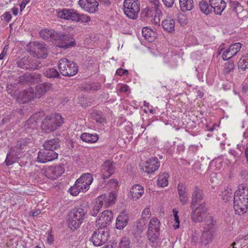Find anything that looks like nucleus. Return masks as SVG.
<instances>
[{
	"label": "nucleus",
	"instance_id": "1",
	"mask_svg": "<svg viewBox=\"0 0 248 248\" xmlns=\"http://www.w3.org/2000/svg\"><path fill=\"white\" fill-rule=\"evenodd\" d=\"M233 200L235 213L239 215L245 213L248 207V187L243 185L240 186L234 194Z\"/></svg>",
	"mask_w": 248,
	"mask_h": 248
},
{
	"label": "nucleus",
	"instance_id": "2",
	"mask_svg": "<svg viewBox=\"0 0 248 248\" xmlns=\"http://www.w3.org/2000/svg\"><path fill=\"white\" fill-rule=\"evenodd\" d=\"M63 119L59 113L46 117L44 120L41 127L46 133H50L56 130L63 124Z\"/></svg>",
	"mask_w": 248,
	"mask_h": 248
},
{
	"label": "nucleus",
	"instance_id": "3",
	"mask_svg": "<svg viewBox=\"0 0 248 248\" xmlns=\"http://www.w3.org/2000/svg\"><path fill=\"white\" fill-rule=\"evenodd\" d=\"M28 141L27 139L18 141L16 146L10 150L7 154L5 159V163L7 166L12 165L16 162L18 159L22 156V151L24 147L27 145Z\"/></svg>",
	"mask_w": 248,
	"mask_h": 248
},
{
	"label": "nucleus",
	"instance_id": "4",
	"mask_svg": "<svg viewBox=\"0 0 248 248\" xmlns=\"http://www.w3.org/2000/svg\"><path fill=\"white\" fill-rule=\"evenodd\" d=\"M204 220L205 226L202 235V242L206 245L212 241L214 238L215 232L214 226L216 221L214 219L213 217L210 216H207Z\"/></svg>",
	"mask_w": 248,
	"mask_h": 248
},
{
	"label": "nucleus",
	"instance_id": "5",
	"mask_svg": "<svg viewBox=\"0 0 248 248\" xmlns=\"http://www.w3.org/2000/svg\"><path fill=\"white\" fill-rule=\"evenodd\" d=\"M58 67L61 74L64 76H73L77 74L78 71L76 64L66 58H62L59 61Z\"/></svg>",
	"mask_w": 248,
	"mask_h": 248
},
{
	"label": "nucleus",
	"instance_id": "6",
	"mask_svg": "<svg viewBox=\"0 0 248 248\" xmlns=\"http://www.w3.org/2000/svg\"><path fill=\"white\" fill-rule=\"evenodd\" d=\"M139 0H125L124 2V13L130 18L136 19L140 10Z\"/></svg>",
	"mask_w": 248,
	"mask_h": 248
},
{
	"label": "nucleus",
	"instance_id": "7",
	"mask_svg": "<svg viewBox=\"0 0 248 248\" xmlns=\"http://www.w3.org/2000/svg\"><path fill=\"white\" fill-rule=\"evenodd\" d=\"M54 37L55 41L58 42L57 45L59 47L66 49L76 45L74 38L68 34L60 31L56 33Z\"/></svg>",
	"mask_w": 248,
	"mask_h": 248
},
{
	"label": "nucleus",
	"instance_id": "8",
	"mask_svg": "<svg viewBox=\"0 0 248 248\" xmlns=\"http://www.w3.org/2000/svg\"><path fill=\"white\" fill-rule=\"evenodd\" d=\"M16 63L18 67L26 70H38L41 67L39 65L40 62L39 60L29 57L22 58L17 60Z\"/></svg>",
	"mask_w": 248,
	"mask_h": 248
},
{
	"label": "nucleus",
	"instance_id": "9",
	"mask_svg": "<svg viewBox=\"0 0 248 248\" xmlns=\"http://www.w3.org/2000/svg\"><path fill=\"white\" fill-rule=\"evenodd\" d=\"M109 233L107 231L101 228L95 230L90 238L94 246L99 247L104 244L108 240Z\"/></svg>",
	"mask_w": 248,
	"mask_h": 248
},
{
	"label": "nucleus",
	"instance_id": "10",
	"mask_svg": "<svg viewBox=\"0 0 248 248\" xmlns=\"http://www.w3.org/2000/svg\"><path fill=\"white\" fill-rule=\"evenodd\" d=\"M64 172V168L60 165L49 166L41 170V173L47 178L55 180L61 176Z\"/></svg>",
	"mask_w": 248,
	"mask_h": 248
},
{
	"label": "nucleus",
	"instance_id": "11",
	"mask_svg": "<svg viewBox=\"0 0 248 248\" xmlns=\"http://www.w3.org/2000/svg\"><path fill=\"white\" fill-rule=\"evenodd\" d=\"M207 216V207L204 202L192 209L191 214V220L196 223L202 221Z\"/></svg>",
	"mask_w": 248,
	"mask_h": 248
},
{
	"label": "nucleus",
	"instance_id": "12",
	"mask_svg": "<svg viewBox=\"0 0 248 248\" xmlns=\"http://www.w3.org/2000/svg\"><path fill=\"white\" fill-rule=\"evenodd\" d=\"M28 51L36 55L38 58L45 59L48 55L47 47L46 44L44 42H33L31 48L28 49Z\"/></svg>",
	"mask_w": 248,
	"mask_h": 248
},
{
	"label": "nucleus",
	"instance_id": "13",
	"mask_svg": "<svg viewBox=\"0 0 248 248\" xmlns=\"http://www.w3.org/2000/svg\"><path fill=\"white\" fill-rule=\"evenodd\" d=\"M115 163L110 160L105 161L102 165L101 174L102 178L104 181L109 178L115 172Z\"/></svg>",
	"mask_w": 248,
	"mask_h": 248
},
{
	"label": "nucleus",
	"instance_id": "14",
	"mask_svg": "<svg viewBox=\"0 0 248 248\" xmlns=\"http://www.w3.org/2000/svg\"><path fill=\"white\" fill-rule=\"evenodd\" d=\"M58 156V153L55 151H48L44 149L38 152L37 161L42 163H45L57 159Z\"/></svg>",
	"mask_w": 248,
	"mask_h": 248
},
{
	"label": "nucleus",
	"instance_id": "15",
	"mask_svg": "<svg viewBox=\"0 0 248 248\" xmlns=\"http://www.w3.org/2000/svg\"><path fill=\"white\" fill-rule=\"evenodd\" d=\"M78 12L74 9H63L57 12L58 17L76 22L78 19Z\"/></svg>",
	"mask_w": 248,
	"mask_h": 248
},
{
	"label": "nucleus",
	"instance_id": "16",
	"mask_svg": "<svg viewBox=\"0 0 248 248\" xmlns=\"http://www.w3.org/2000/svg\"><path fill=\"white\" fill-rule=\"evenodd\" d=\"M80 7L90 13H94L98 10V2L96 0H79Z\"/></svg>",
	"mask_w": 248,
	"mask_h": 248
},
{
	"label": "nucleus",
	"instance_id": "17",
	"mask_svg": "<svg viewBox=\"0 0 248 248\" xmlns=\"http://www.w3.org/2000/svg\"><path fill=\"white\" fill-rule=\"evenodd\" d=\"M241 47L240 43H236L231 45L229 47L224 50L222 55V58L224 61H227L235 56L239 51Z\"/></svg>",
	"mask_w": 248,
	"mask_h": 248
},
{
	"label": "nucleus",
	"instance_id": "18",
	"mask_svg": "<svg viewBox=\"0 0 248 248\" xmlns=\"http://www.w3.org/2000/svg\"><path fill=\"white\" fill-rule=\"evenodd\" d=\"M160 166V162L157 157L150 158L144 164L143 170L148 173H152L156 171Z\"/></svg>",
	"mask_w": 248,
	"mask_h": 248
},
{
	"label": "nucleus",
	"instance_id": "19",
	"mask_svg": "<svg viewBox=\"0 0 248 248\" xmlns=\"http://www.w3.org/2000/svg\"><path fill=\"white\" fill-rule=\"evenodd\" d=\"M203 197L202 190L197 186L195 187L192 194L191 202L190 204L191 209H194L197 205L202 203Z\"/></svg>",
	"mask_w": 248,
	"mask_h": 248
},
{
	"label": "nucleus",
	"instance_id": "20",
	"mask_svg": "<svg viewBox=\"0 0 248 248\" xmlns=\"http://www.w3.org/2000/svg\"><path fill=\"white\" fill-rule=\"evenodd\" d=\"M93 175L90 173H84L76 180V182L83 186L85 192L89 189L90 186L93 183Z\"/></svg>",
	"mask_w": 248,
	"mask_h": 248
},
{
	"label": "nucleus",
	"instance_id": "21",
	"mask_svg": "<svg viewBox=\"0 0 248 248\" xmlns=\"http://www.w3.org/2000/svg\"><path fill=\"white\" fill-rule=\"evenodd\" d=\"M144 193V188L140 185L133 186L130 189L129 197L134 201L140 198Z\"/></svg>",
	"mask_w": 248,
	"mask_h": 248
},
{
	"label": "nucleus",
	"instance_id": "22",
	"mask_svg": "<svg viewBox=\"0 0 248 248\" xmlns=\"http://www.w3.org/2000/svg\"><path fill=\"white\" fill-rule=\"evenodd\" d=\"M51 86V84L46 82L37 84L34 92L36 98H39L43 96L50 89Z\"/></svg>",
	"mask_w": 248,
	"mask_h": 248
},
{
	"label": "nucleus",
	"instance_id": "23",
	"mask_svg": "<svg viewBox=\"0 0 248 248\" xmlns=\"http://www.w3.org/2000/svg\"><path fill=\"white\" fill-rule=\"evenodd\" d=\"M87 213V210L82 207H78L73 209L70 213L69 217H72L74 219H77L83 222L84 217ZM78 221V220H77Z\"/></svg>",
	"mask_w": 248,
	"mask_h": 248
},
{
	"label": "nucleus",
	"instance_id": "24",
	"mask_svg": "<svg viewBox=\"0 0 248 248\" xmlns=\"http://www.w3.org/2000/svg\"><path fill=\"white\" fill-rule=\"evenodd\" d=\"M44 149L48 151H54L60 147V140L58 138H54L47 140L43 144Z\"/></svg>",
	"mask_w": 248,
	"mask_h": 248
},
{
	"label": "nucleus",
	"instance_id": "25",
	"mask_svg": "<svg viewBox=\"0 0 248 248\" xmlns=\"http://www.w3.org/2000/svg\"><path fill=\"white\" fill-rule=\"evenodd\" d=\"M53 29H45L42 30L39 32L40 37L45 40H52L55 41V37L56 33Z\"/></svg>",
	"mask_w": 248,
	"mask_h": 248
},
{
	"label": "nucleus",
	"instance_id": "26",
	"mask_svg": "<svg viewBox=\"0 0 248 248\" xmlns=\"http://www.w3.org/2000/svg\"><path fill=\"white\" fill-rule=\"evenodd\" d=\"M41 74L35 72L31 74H25L20 78L21 80H23L26 82L35 83L41 81Z\"/></svg>",
	"mask_w": 248,
	"mask_h": 248
},
{
	"label": "nucleus",
	"instance_id": "27",
	"mask_svg": "<svg viewBox=\"0 0 248 248\" xmlns=\"http://www.w3.org/2000/svg\"><path fill=\"white\" fill-rule=\"evenodd\" d=\"M128 220V217L124 213L121 214L116 218V228L119 230L123 229L127 224Z\"/></svg>",
	"mask_w": 248,
	"mask_h": 248
},
{
	"label": "nucleus",
	"instance_id": "28",
	"mask_svg": "<svg viewBox=\"0 0 248 248\" xmlns=\"http://www.w3.org/2000/svg\"><path fill=\"white\" fill-rule=\"evenodd\" d=\"M142 34L144 39L149 42H152L155 40V32L148 27H144L142 29Z\"/></svg>",
	"mask_w": 248,
	"mask_h": 248
},
{
	"label": "nucleus",
	"instance_id": "29",
	"mask_svg": "<svg viewBox=\"0 0 248 248\" xmlns=\"http://www.w3.org/2000/svg\"><path fill=\"white\" fill-rule=\"evenodd\" d=\"M161 25L163 28L169 32H171L174 31L175 22L174 20L170 17H168L163 20Z\"/></svg>",
	"mask_w": 248,
	"mask_h": 248
},
{
	"label": "nucleus",
	"instance_id": "30",
	"mask_svg": "<svg viewBox=\"0 0 248 248\" xmlns=\"http://www.w3.org/2000/svg\"><path fill=\"white\" fill-rule=\"evenodd\" d=\"M179 4L181 11L184 12L190 11L194 7L193 0H179Z\"/></svg>",
	"mask_w": 248,
	"mask_h": 248
},
{
	"label": "nucleus",
	"instance_id": "31",
	"mask_svg": "<svg viewBox=\"0 0 248 248\" xmlns=\"http://www.w3.org/2000/svg\"><path fill=\"white\" fill-rule=\"evenodd\" d=\"M113 218V214L109 210L104 211L98 217V220L101 221L102 223L105 222L108 223L111 221Z\"/></svg>",
	"mask_w": 248,
	"mask_h": 248
},
{
	"label": "nucleus",
	"instance_id": "32",
	"mask_svg": "<svg viewBox=\"0 0 248 248\" xmlns=\"http://www.w3.org/2000/svg\"><path fill=\"white\" fill-rule=\"evenodd\" d=\"M160 222L156 217H154L150 220L147 231H153L160 232Z\"/></svg>",
	"mask_w": 248,
	"mask_h": 248
},
{
	"label": "nucleus",
	"instance_id": "33",
	"mask_svg": "<svg viewBox=\"0 0 248 248\" xmlns=\"http://www.w3.org/2000/svg\"><path fill=\"white\" fill-rule=\"evenodd\" d=\"M80 138L82 141L87 143H94L98 140L97 134H92L87 133H84L80 136Z\"/></svg>",
	"mask_w": 248,
	"mask_h": 248
},
{
	"label": "nucleus",
	"instance_id": "34",
	"mask_svg": "<svg viewBox=\"0 0 248 248\" xmlns=\"http://www.w3.org/2000/svg\"><path fill=\"white\" fill-rule=\"evenodd\" d=\"M20 97L25 99L24 102H28L34 98H36V95L32 88L29 89L28 90L24 91L20 93Z\"/></svg>",
	"mask_w": 248,
	"mask_h": 248
},
{
	"label": "nucleus",
	"instance_id": "35",
	"mask_svg": "<svg viewBox=\"0 0 248 248\" xmlns=\"http://www.w3.org/2000/svg\"><path fill=\"white\" fill-rule=\"evenodd\" d=\"M92 116L93 120L102 125H104L107 123L105 117L102 115L101 111H94L92 113Z\"/></svg>",
	"mask_w": 248,
	"mask_h": 248
},
{
	"label": "nucleus",
	"instance_id": "36",
	"mask_svg": "<svg viewBox=\"0 0 248 248\" xmlns=\"http://www.w3.org/2000/svg\"><path fill=\"white\" fill-rule=\"evenodd\" d=\"M77 219H74L72 217H69L67 219V224L68 227L72 230L75 231L77 230L81 225L82 222L77 221Z\"/></svg>",
	"mask_w": 248,
	"mask_h": 248
},
{
	"label": "nucleus",
	"instance_id": "37",
	"mask_svg": "<svg viewBox=\"0 0 248 248\" xmlns=\"http://www.w3.org/2000/svg\"><path fill=\"white\" fill-rule=\"evenodd\" d=\"M160 235V232L147 231V236L149 241L152 243H156L157 242L159 236Z\"/></svg>",
	"mask_w": 248,
	"mask_h": 248
},
{
	"label": "nucleus",
	"instance_id": "38",
	"mask_svg": "<svg viewBox=\"0 0 248 248\" xmlns=\"http://www.w3.org/2000/svg\"><path fill=\"white\" fill-rule=\"evenodd\" d=\"M68 191L72 195L74 196L78 195L81 191L85 192V191L83 190V186L79 184H78L76 182L73 186H71Z\"/></svg>",
	"mask_w": 248,
	"mask_h": 248
},
{
	"label": "nucleus",
	"instance_id": "39",
	"mask_svg": "<svg viewBox=\"0 0 248 248\" xmlns=\"http://www.w3.org/2000/svg\"><path fill=\"white\" fill-rule=\"evenodd\" d=\"M226 6V3L223 0H220L215 5L212 7L214 9V12L217 15H220Z\"/></svg>",
	"mask_w": 248,
	"mask_h": 248
},
{
	"label": "nucleus",
	"instance_id": "40",
	"mask_svg": "<svg viewBox=\"0 0 248 248\" xmlns=\"http://www.w3.org/2000/svg\"><path fill=\"white\" fill-rule=\"evenodd\" d=\"M169 174L164 172L160 174L157 180V185L160 187H165L168 185Z\"/></svg>",
	"mask_w": 248,
	"mask_h": 248
},
{
	"label": "nucleus",
	"instance_id": "41",
	"mask_svg": "<svg viewBox=\"0 0 248 248\" xmlns=\"http://www.w3.org/2000/svg\"><path fill=\"white\" fill-rule=\"evenodd\" d=\"M199 7L201 11L205 15H207L212 12L211 6L209 5L207 1L202 0L199 2Z\"/></svg>",
	"mask_w": 248,
	"mask_h": 248
},
{
	"label": "nucleus",
	"instance_id": "42",
	"mask_svg": "<svg viewBox=\"0 0 248 248\" xmlns=\"http://www.w3.org/2000/svg\"><path fill=\"white\" fill-rule=\"evenodd\" d=\"M44 75L47 78H60V75L54 68L47 69L44 73Z\"/></svg>",
	"mask_w": 248,
	"mask_h": 248
},
{
	"label": "nucleus",
	"instance_id": "43",
	"mask_svg": "<svg viewBox=\"0 0 248 248\" xmlns=\"http://www.w3.org/2000/svg\"><path fill=\"white\" fill-rule=\"evenodd\" d=\"M237 66L240 70L242 71H245L246 69L248 68V56H243L242 58H241L238 62Z\"/></svg>",
	"mask_w": 248,
	"mask_h": 248
},
{
	"label": "nucleus",
	"instance_id": "44",
	"mask_svg": "<svg viewBox=\"0 0 248 248\" xmlns=\"http://www.w3.org/2000/svg\"><path fill=\"white\" fill-rule=\"evenodd\" d=\"M103 204V201L99 199H98L96 202V204L94 205L92 211L90 212V214L92 216L95 217L100 211V209L102 207Z\"/></svg>",
	"mask_w": 248,
	"mask_h": 248
},
{
	"label": "nucleus",
	"instance_id": "45",
	"mask_svg": "<svg viewBox=\"0 0 248 248\" xmlns=\"http://www.w3.org/2000/svg\"><path fill=\"white\" fill-rule=\"evenodd\" d=\"M145 220L143 218L139 219L136 224V229L138 232L141 233L145 229Z\"/></svg>",
	"mask_w": 248,
	"mask_h": 248
},
{
	"label": "nucleus",
	"instance_id": "46",
	"mask_svg": "<svg viewBox=\"0 0 248 248\" xmlns=\"http://www.w3.org/2000/svg\"><path fill=\"white\" fill-rule=\"evenodd\" d=\"M234 64L233 61H229L225 63L223 72L225 74H228L233 71Z\"/></svg>",
	"mask_w": 248,
	"mask_h": 248
},
{
	"label": "nucleus",
	"instance_id": "47",
	"mask_svg": "<svg viewBox=\"0 0 248 248\" xmlns=\"http://www.w3.org/2000/svg\"><path fill=\"white\" fill-rule=\"evenodd\" d=\"M37 124V122L34 118H30L26 122L25 127L26 129L35 128Z\"/></svg>",
	"mask_w": 248,
	"mask_h": 248
},
{
	"label": "nucleus",
	"instance_id": "48",
	"mask_svg": "<svg viewBox=\"0 0 248 248\" xmlns=\"http://www.w3.org/2000/svg\"><path fill=\"white\" fill-rule=\"evenodd\" d=\"M232 189H229V190H225L222 192L221 197L225 202H227L232 199Z\"/></svg>",
	"mask_w": 248,
	"mask_h": 248
},
{
	"label": "nucleus",
	"instance_id": "49",
	"mask_svg": "<svg viewBox=\"0 0 248 248\" xmlns=\"http://www.w3.org/2000/svg\"><path fill=\"white\" fill-rule=\"evenodd\" d=\"M130 247V242L129 239L124 237L122 238L119 243L118 248H129Z\"/></svg>",
	"mask_w": 248,
	"mask_h": 248
},
{
	"label": "nucleus",
	"instance_id": "50",
	"mask_svg": "<svg viewBox=\"0 0 248 248\" xmlns=\"http://www.w3.org/2000/svg\"><path fill=\"white\" fill-rule=\"evenodd\" d=\"M78 19L76 22H80L81 23H88L91 20L90 16L84 14H79L78 13Z\"/></svg>",
	"mask_w": 248,
	"mask_h": 248
},
{
	"label": "nucleus",
	"instance_id": "51",
	"mask_svg": "<svg viewBox=\"0 0 248 248\" xmlns=\"http://www.w3.org/2000/svg\"><path fill=\"white\" fill-rule=\"evenodd\" d=\"M177 190L179 196L187 194L186 186L183 183L178 184Z\"/></svg>",
	"mask_w": 248,
	"mask_h": 248
},
{
	"label": "nucleus",
	"instance_id": "52",
	"mask_svg": "<svg viewBox=\"0 0 248 248\" xmlns=\"http://www.w3.org/2000/svg\"><path fill=\"white\" fill-rule=\"evenodd\" d=\"M142 14L147 17H152L154 15L153 7H152L151 8L149 7L146 8L144 10Z\"/></svg>",
	"mask_w": 248,
	"mask_h": 248
},
{
	"label": "nucleus",
	"instance_id": "53",
	"mask_svg": "<svg viewBox=\"0 0 248 248\" xmlns=\"http://www.w3.org/2000/svg\"><path fill=\"white\" fill-rule=\"evenodd\" d=\"M173 213L174 221H175V223H176V224H175L173 225V227L175 229H178L180 226L179 217L178 215V213L177 211L175 210L174 209L173 210Z\"/></svg>",
	"mask_w": 248,
	"mask_h": 248
},
{
	"label": "nucleus",
	"instance_id": "54",
	"mask_svg": "<svg viewBox=\"0 0 248 248\" xmlns=\"http://www.w3.org/2000/svg\"><path fill=\"white\" fill-rule=\"evenodd\" d=\"M151 215V211L149 208H145L142 212V217L145 220L149 218Z\"/></svg>",
	"mask_w": 248,
	"mask_h": 248
},
{
	"label": "nucleus",
	"instance_id": "55",
	"mask_svg": "<svg viewBox=\"0 0 248 248\" xmlns=\"http://www.w3.org/2000/svg\"><path fill=\"white\" fill-rule=\"evenodd\" d=\"M107 186L108 187L115 188L118 186V182L117 179H112L108 181Z\"/></svg>",
	"mask_w": 248,
	"mask_h": 248
},
{
	"label": "nucleus",
	"instance_id": "56",
	"mask_svg": "<svg viewBox=\"0 0 248 248\" xmlns=\"http://www.w3.org/2000/svg\"><path fill=\"white\" fill-rule=\"evenodd\" d=\"M232 5L233 6L232 10L235 13L237 12V10L241 11L242 10L240 4L236 1H233Z\"/></svg>",
	"mask_w": 248,
	"mask_h": 248
},
{
	"label": "nucleus",
	"instance_id": "57",
	"mask_svg": "<svg viewBox=\"0 0 248 248\" xmlns=\"http://www.w3.org/2000/svg\"><path fill=\"white\" fill-rule=\"evenodd\" d=\"M153 10L154 11V14H155V16H158L159 17L161 15L162 12L160 9L159 8L158 4L157 5H154L153 7Z\"/></svg>",
	"mask_w": 248,
	"mask_h": 248
},
{
	"label": "nucleus",
	"instance_id": "58",
	"mask_svg": "<svg viewBox=\"0 0 248 248\" xmlns=\"http://www.w3.org/2000/svg\"><path fill=\"white\" fill-rule=\"evenodd\" d=\"M179 200L183 204H185L188 201L187 194L179 196Z\"/></svg>",
	"mask_w": 248,
	"mask_h": 248
},
{
	"label": "nucleus",
	"instance_id": "59",
	"mask_svg": "<svg viewBox=\"0 0 248 248\" xmlns=\"http://www.w3.org/2000/svg\"><path fill=\"white\" fill-rule=\"evenodd\" d=\"M116 199V195L113 192H111L109 193V195L108 198V200L110 203L113 202L115 199Z\"/></svg>",
	"mask_w": 248,
	"mask_h": 248
},
{
	"label": "nucleus",
	"instance_id": "60",
	"mask_svg": "<svg viewBox=\"0 0 248 248\" xmlns=\"http://www.w3.org/2000/svg\"><path fill=\"white\" fill-rule=\"evenodd\" d=\"M164 4L167 7L171 8L173 6L174 0H162Z\"/></svg>",
	"mask_w": 248,
	"mask_h": 248
},
{
	"label": "nucleus",
	"instance_id": "61",
	"mask_svg": "<svg viewBox=\"0 0 248 248\" xmlns=\"http://www.w3.org/2000/svg\"><path fill=\"white\" fill-rule=\"evenodd\" d=\"M116 74L121 76L124 75H127L128 74V71L127 70H124L122 68H119L117 70Z\"/></svg>",
	"mask_w": 248,
	"mask_h": 248
},
{
	"label": "nucleus",
	"instance_id": "62",
	"mask_svg": "<svg viewBox=\"0 0 248 248\" xmlns=\"http://www.w3.org/2000/svg\"><path fill=\"white\" fill-rule=\"evenodd\" d=\"M2 16L3 17V19L8 22H9L11 20L12 18L11 15L8 12H5L3 15Z\"/></svg>",
	"mask_w": 248,
	"mask_h": 248
},
{
	"label": "nucleus",
	"instance_id": "63",
	"mask_svg": "<svg viewBox=\"0 0 248 248\" xmlns=\"http://www.w3.org/2000/svg\"><path fill=\"white\" fill-rule=\"evenodd\" d=\"M97 1L106 6H108L111 4L110 0H97Z\"/></svg>",
	"mask_w": 248,
	"mask_h": 248
},
{
	"label": "nucleus",
	"instance_id": "64",
	"mask_svg": "<svg viewBox=\"0 0 248 248\" xmlns=\"http://www.w3.org/2000/svg\"><path fill=\"white\" fill-rule=\"evenodd\" d=\"M31 0H23L20 5L21 11H23L26 5L30 2Z\"/></svg>",
	"mask_w": 248,
	"mask_h": 248
}]
</instances>
